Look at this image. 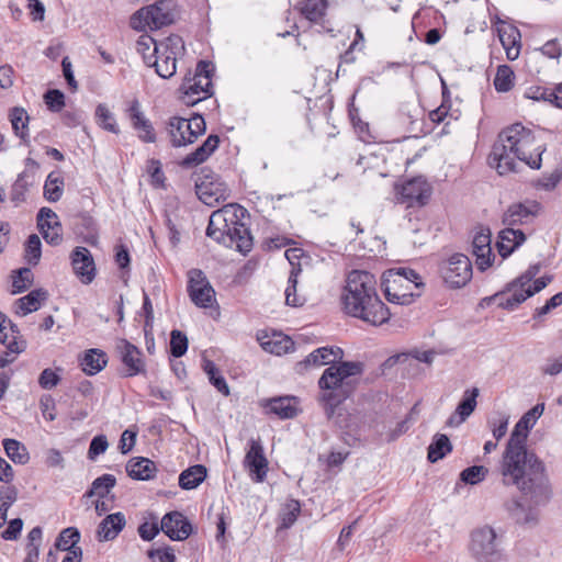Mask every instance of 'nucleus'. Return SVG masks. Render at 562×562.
I'll return each instance as SVG.
<instances>
[{
    "label": "nucleus",
    "mask_w": 562,
    "mask_h": 562,
    "mask_svg": "<svg viewBox=\"0 0 562 562\" xmlns=\"http://www.w3.org/2000/svg\"><path fill=\"white\" fill-rule=\"evenodd\" d=\"M495 472L505 486H516L535 505L551 497L546 467L524 441L508 439Z\"/></svg>",
    "instance_id": "nucleus-1"
},
{
    "label": "nucleus",
    "mask_w": 562,
    "mask_h": 562,
    "mask_svg": "<svg viewBox=\"0 0 562 562\" xmlns=\"http://www.w3.org/2000/svg\"><path fill=\"white\" fill-rule=\"evenodd\" d=\"M544 148L536 140L533 133L516 123L498 135L490 155V165L495 166L499 175L517 171L518 162L532 169H539Z\"/></svg>",
    "instance_id": "nucleus-2"
},
{
    "label": "nucleus",
    "mask_w": 562,
    "mask_h": 562,
    "mask_svg": "<svg viewBox=\"0 0 562 562\" xmlns=\"http://www.w3.org/2000/svg\"><path fill=\"white\" fill-rule=\"evenodd\" d=\"M341 299L345 312L366 323L379 326L390 318V311L378 294L376 280L368 271L349 272Z\"/></svg>",
    "instance_id": "nucleus-3"
},
{
    "label": "nucleus",
    "mask_w": 562,
    "mask_h": 562,
    "mask_svg": "<svg viewBox=\"0 0 562 562\" xmlns=\"http://www.w3.org/2000/svg\"><path fill=\"white\" fill-rule=\"evenodd\" d=\"M247 210L238 204H227L214 211L206 227V235L225 247L247 254L254 241L249 228L241 222Z\"/></svg>",
    "instance_id": "nucleus-4"
},
{
    "label": "nucleus",
    "mask_w": 562,
    "mask_h": 562,
    "mask_svg": "<svg viewBox=\"0 0 562 562\" xmlns=\"http://www.w3.org/2000/svg\"><path fill=\"white\" fill-rule=\"evenodd\" d=\"M362 372V363L356 361H340L324 370L318 380L322 391L319 402L328 419L333 418L336 408L352 394L357 378Z\"/></svg>",
    "instance_id": "nucleus-5"
},
{
    "label": "nucleus",
    "mask_w": 562,
    "mask_h": 562,
    "mask_svg": "<svg viewBox=\"0 0 562 562\" xmlns=\"http://www.w3.org/2000/svg\"><path fill=\"white\" fill-rule=\"evenodd\" d=\"M383 284L387 301L400 305L411 304L415 296H419L414 290L423 285L419 274L407 268L386 271Z\"/></svg>",
    "instance_id": "nucleus-6"
},
{
    "label": "nucleus",
    "mask_w": 562,
    "mask_h": 562,
    "mask_svg": "<svg viewBox=\"0 0 562 562\" xmlns=\"http://www.w3.org/2000/svg\"><path fill=\"white\" fill-rule=\"evenodd\" d=\"M212 71L213 65L201 60L198 63L194 74L189 72L184 77L180 86L181 100L184 104L194 105L212 94Z\"/></svg>",
    "instance_id": "nucleus-7"
},
{
    "label": "nucleus",
    "mask_w": 562,
    "mask_h": 562,
    "mask_svg": "<svg viewBox=\"0 0 562 562\" xmlns=\"http://www.w3.org/2000/svg\"><path fill=\"white\" fill-rule=\"evenodd\" d=\"M184 53V42L181 36L172 34L159 42L153 50L151 65L161 78H170L177 71L178 57Z\"/></svg>",
    "instance_id": "nucleus-8"
},
{
    "label": "nucleus",
    "mask_w": 562,
    "mask_h": 562,
    "mask_svg": "<svg viewBox=\"0 0 562 562\" xmlns=\"http://www.w3.org/2000/svg\"><path fill=\"white\" fill-rule=\"evenodd\" d=\"M470 552L477 562H499L504 553L495 530L490 526L476 528L471 533Z\"/></svg>",
    "instance_id": "nucleus-9"
},
{
    "label": "nucleus",
    "mask_w": 562,
    "mask_h": 562,
    "mask_svg": "<svg viewBox=\"0 0 562 562\" xmlns=\"http://www.w3.org/2000/svg\"><path fill=\"white\" fill-rule=\"evenodd\" d=\"M175 20L173 4L168 0H160L156 3L142 8L131 18V25L135 30H158L169 25Z\"/></svg>",
    "instance_id": "nucleus-10"
},
{
    "label": "nucleus",
    "mask_w": 562,
    "mask_h": 562,
    "mask_svg": "<svg viewBox=\"0 0 562 562\" xmlns=\"http://www.w3.org/2000/svg\"><path fill=\"white\" fill-rule=\"evenodd\" d=\"M204 133L205 121L199 114L193 115L191 119L173 116L168 123V134L173 147L193 144Z\"/></svg>",
    "instance_id": "nucleus-11"
},
{
    "label": "nucleus",
    "mask_w": 562,
    "mask_h": 562,
    "mask_svg": "<svg viewBox=\"0 0 562 562\" xmlns=\"http://www.w3.org/2000/svg\"><path fill=\"white\" fill-rule=\"evenodd\" d=\"M471 260L462 254L452 255L440 267L441 277L450 288L460 289L472 279Z\"/></svg>",
    "instance_id": "nucleus-12"
},
{
    "label": "nucleus",
    "mask_w": 562,
    "mask_h": 562,
    "mask_svg": "<svg viewBox=\"0 0 562 562\" xmlns=\"http://www.w3.org/2000/svg\"><path fill=\"white\" fill-rule=\"evenodd\" d=\"M188 292L191 301L199 307H211L215 302V291L204 272L200 269H191L188 272Z\"/></svg>",
    "instance_id": "nucleus-13"
},
{
    "label": "nucleus",
    "mask_w": 562,
    "mask_h": 562,
    "mask_svg": "<svg viewBox=\"0 0 562 562\" xmlns=\"http://www.w3.org/2000/svg\"><path fill=\"white\" fill-rule=\"evenodd\" d=\"M268 460L259 438H251L248 441V449L244 459V467L248 470L252 481L261 483L268 473Z\"/></svg>",
    "instance_id": "nucleus-14"
},
{
    "label": "nucleus",
    "mask_w": 562,
    "mask_h": 562,
    "mask_svg": "<svg viewBox=\"0 0 562 562\" xmlns=\"http://www.w3.org/2000/svg\"><path fill=\"white\" fill-rule=\"evenodd\" d=\"M430 187L427 181L422 178H413L396 187L397 199L407 206L424 205L430 195Z\"/></svg>",
    "instance_id": "nucleus-15"
},
{
    "label": "nucleus",
    "mask_w": 562,
    "mask_h": 562,
    "mask_svg": "<svg viewBox=\"0 0 562 562\" xmlns=\"http://www.w3.org/2000/svg\"><path fill=\"white\" fill-rule=\"evenodd\" d=\"M541 204L535 200L514 203L507 207L503 215V224L508 227L531 223L540 213Z\"/></svg>",
    "instance_id": "nucleus-16"
},
{
    "label": "nucleus",
    "mask_w": 562,
    "mask_h": 562,
    "mask_svg": "<svg viewBox=\"0 0 562 562\" xmlns=\"http://www.w3.org/2000/svg\"><path fill=\"white\" fill-rule=\"evenodd\" d=\"M551 277H541L536 279L532 284L528 283L526 286L515 289L510 294L499 293L497 294L499 300L498 304L505 310L513 311L528 297L543 290L551 282Z\"/></svg>",
    "instance_id": "nucleus-17"
},
{
    "label": "nucleus",
    "mask_w": 562,
    "mask_h": 562,
    "mask_svg": "<svg viewBox=\"0 0 562 562\" xmlns=\"http://www.w3.org/2000/svg\"><path fill=\"white\" fill-rule=\"evenodd\" d=\"M116 350L121 361L125 367V375L134 376L145 371V363L142 358V351L126 339L117 341Z\"/></svg>",
    "instance_id": "nucleus-18"
},
{
    "label": "nucleus",
    "mask_w": 562,
    "mask_h": 562,
    "mask_svg": "<svg viewBox=\"0 0 562 562\" xmlns=\"http://www.w3.org/2000/svg\"><path fill=\"white\" fill-rule=\"evenodd\" d=\"M160 529L173 541L186 540L192 532L191 524L179 512L166 514L161 519Z\"/></svg>",
    "instance_id": "nucleus-19"
},
{
    "label": "nucleus",
    "mask_w": 562,
    "mask_h": 562,
    "mask_svg": "<svg viewBox=\"0 0 562 562\" xmlns=\"http://www.w3.org/2000/svg\"><path fill=\"white\" fill-rule=\"evenodd\" d=\"M126 112L133 128L137 132L138 138L145 143H155L156 133L154 126L142 111L139 101L133 100Z\"/></svg>",
    "instance_id": "nucleus-20"
},
{
    "label": "nucleus",
    "mask_w": 562,
    "mask_h": 562,
    "mask_svg": "<svg viewBox=\"0 0 562 562\" xmlns=\"http://www.w3.org/2000/svg\"><path fill=\"white\" fill-rule=\"evenodd\" d=\"M71 265L75 274L85 284H89L95 277V266L91 252L86 247H76L71 252Z\"/></svg>",
    "instance_id": "nucleus-21"
},
{
    "label": "nucleus",
    "mask_w": 562,
    "mask_h": 562,
    "mask_svg": "<svg viewBox=\"0 0 562 562\" xmlns=\"http://www.w3.org/2000/svg\"><path fill=\"white\" fill-rule=\"evenodd\" d=\"M196 194L199 199L206 205H214L227 198V188L224 183L209 180H199L195 182Z\"/></svg>",
    "instance_id": "nucleus-22"
},
{
    "label": "nucleus",
    "mask_w": 562,
    "mask_h": 562,
    "mask_svg": "<svg viewBox=\"0 0 562 562\" xmlns=\"http://www.w3.org/2000/svg\"><path fill=\"white\" fill-rule=\"evenodd\" d=\"M260 346L267 352L276 356L289 353L294 350V342L290 337L281 333L259 334L257 337Z\"/></svg>",
    "instance_id": "nucleus-23"
},
{
    "label": "nucleus",
    "mask_w": 562,
    "mask_h": 562,
    "mask_svg": "<svg viewBox=\"0 0 562 562\" xmlns=\"http://www.w3.org/2000/svg\"><path fill=\"white\" fill-rule=\"evenodd\" d=\"M480 394L477 387L467 390L461 402L458 404L456 412L448 418L447 425L458 427L467 420L476 407V398Z\"/></svg>",
    "instance_id": "nucleus-24"
},
{
    "label": "nucleus",
    "mask_w": 562,
    "mask_h": 562,
    "mask_svg": "<svg viewBox=\"0 0 562 562\" xmlns=\"http://www.w3.org/2000/svg\"><path fill=\"white\" fill-rule=\"evenodd\" d=\"M344 357V351L339 347H321L311 352L303 361L299 363L300 367H321L325 364H334Z\"/></svg>",
    "instance_id": "nucleus-25"
},
{
    "label": "nucleus",
    "mask_w": 562,
    "mask_h": 562,
    "mask_svg": "<svg viewBox=\"0 0 562 562\" xmlns=\"http://www.w3.org/2000/svg\"><path fill=\"white\" fill-rule=\"evenodd\" d=\"M526 240V236L520 229L506 226L498 234L496 243L499 255L507 258Z\"/></svg>",
    "instance_id": "nucleus-26"
},
{
    "label": "nucleus",
    "mask_w": 562,
    "mask_h": 562,
    "mask_svg": "<svg viewBox=\"0 0 562 562\" xmlns=\"http://www.w3.org/2000/svg\"><path fill=\"white\" fill-rule=\"evenodd\" d=\"M268 413L282 419L293 418L299 413V402L294 396H280L270 398L265 403Z\"/></svg>",
    "instance_id": "nucleus-27"
},
{
    "label": "nucleus",
    "mask_w": 562,
    "mask_h": 562,
    "mask_svg": "<svg viewBox=\"0 0 562 562\" xmlns=\"http://www.w3.org/2000/svg\"><path fill=\"white\" fill-rule=\"evenodd\" d=\"M544 404H537L529 409L515 425L510 439L527 442L528 432L535 426L537 419L543 414Z\"/></svg>",
    "instance_id": "nucleus-28"
},
{
    "label": "nucleus",
    "mask_w": 562,
    "mask_h": 562,
    "mask_svg": "<svg viewBox=\"0 0 562 562\" xmlns=\"http://www.w3.org/2000/svg\"><path fill=\"white\" fill-rule=\"evenodd\" d=\"M126 524L122 513L108 515L99 525L97 537L99 541H110L117 537Z\"/></svg>",
    "instance_id": "nucleus-29"
},
{
    "label": "nucleus",
    "mask_w": 562,
    "mask_h": 562,
    "mask_svg": "<svg viewBox=\"0 0 562 562\" xmlns=\"http://www.w3.org/2000/svg\"><path fill=\"white\" fill-rule=\"evenodd\" d=\"M499 41L506 50V56L509 60L518 58L520 53V33L517 27L512 25L502 26L498 29Z\"/></svg>",
    "instance_id": "nucleus-30"
},
{
    "label": "nucleus",
    "mask_w": 562,
    "mask_h": 562,
    "mask_svg": "<svg viewBox=\"0 0 562 562\" xmlns=\"http://www.w3.org/2000/svg\"><path fill=\"white\" fill-rule=\"evenodd\" d=\"M47 296V291L43 289L31 291L25 296H22L15 301V313L20 316H25L32 312L37 311L41 307V303L45 301Z\"/></svg>",
    "instance_id": "nucleus-31"
},
{
    "label": "nucleus",
    "mask_w": 562,
    "mask_h": 562,
    "mask_svg": "<svg viewBox=\"0 0 562 562\" xmlns=\"http://www.w3.org/2000/svg\"><path fill=\"white\" fill-rule=\"evenodd\" d=\"M108 363L106 353L100 349L93 348L87 350L80 358V367L88 375L99 373Z\"/></svg>",
    "instance_id": "nucleus-32"
},
{
    "label": "nucleus",
    "mask_w": 562,
    "mask_h": 562,
    "mask_svg": "<svg viewBox=\"0 0 562 562\" xmlns=\"http://www.w3.org/2000/svg\"><path fill=\"white\" fill-rule=\"evenodd\" d=\"M155 463L143 457L133 458L126 464V472L132 479L146 481L154 477L156 472Z\"/></svg>",
    "instance_id": "nucleus-33"
},
{
    "label": "nucleus",
    "mask_w": 562,
    "mask_h": 562,
    "mask_svg": "<svg viewBox=\"0 0 562 562\" xmlns=\"http://www.w3.org/2000/svg\"><path fill=\"white\" fill-rule=\"evenodd\" d=\"M220 137L210 135L204 143L183 159L184 166H196L204 162L218 147Z\"/></svg>",
    "instance_id": "nucleus-34"
},
{
    "label": "nucleus",
    "mask_w": 562,
    "mask_h": 562,
    "mask_svg": "<svg viewBox=\"0 0 562 562\" xmlns=\"http://www.w3.org/2000/svg\"><path fill=\"white\" fill-rule=\"evenodd\" d=\"M206 468L202 464H195L184 470L179 475V485L183 490H193L198 487L206 477Z\"/></svg>",
    "instance_id": "nucleus-35"
},
{
    "label": "nucleus",
    "mask_w": 562,
    "mask_h": 562,
    "mask_svg": "<svg viewBox=\"0 0 562 562\" xmlns=\"http://www.w3.org/2000/svg\"><path fill=\"white\" fill-rule=\"evenodd\" d=\"M506 509L518 524H530L537 520V512L530 507L526 508L518 498L507 502Z\"/></svg>",
    "instance_id": "nucleus-36"
},
{
    "label": "nucleus",
    "mask_w": 562,
    "mask_h": 562,
    "mask_svg": "<svg viewBox=\"0 0 562 562\" xmlns=\"http://www.w3.org/2000/svg\"><path fill=\"white\" fill-rule=\"evenodd\" d=\"M4 451L8 458L16 464H26L30 460V454L26 447L11 438H7L2 441Z\"/></svg>",
    "instance_id": "nucleus-37"
},
{
    "label": "nucleus",
    "mask_w": 562,
    "mask_h": 562,
    "mask_svg": "<svg viewBox=\"0 0 562 562\" xmlns=\"http://www.w3.org/2000/svg\"><path fill=\"white\" fill-rule=\"evenodd\" d=\"M64 192V178L59 172L53 171L47 176L44 184V196L49 202L60 200Z\"/></svg>",
    "instance_id": "nucleus-38"
},
{
    "label": "nucleus",
    "mask_w": 562,
    "mask_h": 562,
    "mask_svg": "<svg viewBox=\"0 0 562 562\" xmlns=\"http://www.w3.org/2000/svg\"><path fill=\"white\" fill-rule=\"evenodd\" d=\"M327 0H304L301 13L311 22H319L327 10Z\"/></svg>",
    "instance_id": "nucleus-39"
},
{
    "label": "nucleus",
    "mask_w": 562,
    "mask_h": 562,
    "mask_svg": "<svg viewBox=\"0 0 562 562\" xmlns=\"http://www.w3.org/2000/svg\"><path fill=\"white\" fill-rule=\"evenodd\" d=\"M452 450L451 442L446 435H436L434 441L428 447V460L437 462Z\"/></svg>",
    "instance_id": "nucleus-40"
},
{
    "label": "nucleus",
    "mask_w": 562,
    "mask_h": 562,
    "mask_svg": "<svg viewBox=\"0 0 562 562\" xmlns=\"http://www.w3.org/2000/svg\"><path fill=\"white\" fill-rule=\"evenodd\" d=\"M301 272V268L293 267L288 280V286L284 291L285 303L289 306H302L305 302L303 296L297 295L296 286H297V276Z\"/></svg>",
    "instance_id": "nucleus-41"
},
{
    "label": "nucleus",
    "mask_w": 562,
    "mask_h": 562,
    "mask_svg": "<svg viewBox=\"0 0 562 562\" xmlns=\"http://www.w3.org/2000/svg\"><path fill=\"white\" fill-rule=\"evenodd\" d=\"M80 540V532L76 527H68L65 528L56 539V548L63 551H71L75 549H81L80 547H77L76 544Z\"/></svg>",
    "instance_id": "nucleus-42"
},
{
    "label": "nucleus",
    "mask_w": 562,
    "mask_h": 562,
    "mask_svg": "<svg viewBox=\"0 0 562 562\" xmlns=\"http://www.w3.org/2000/svg\"><path fill=\"white\" fill-rule=\"evenodd\" d=\"M115 483L116 480L112 474H103L92 482L91 488L86 493V496L103 498L114 487Z\"/></svg>",
    "instance_id": "nucleus-43"
},
{
    "label": "nucleus",
    "mask_w": 562,
    "mask_h": 562,
    "mask_svg": "<svg viewBox=\"0 0 562 562\" xmlns=\"http://www.w3.org/2000/svg\"><path fill=\"white\" fill-rule=\"evenodd\" d=\"M95 119L99 126L103 130L111 132L113 134L120 133V128L116 124L115 116L105 104H99L97 106Z\"/></svg>",
    "instance_id": "nucleus-44"
},
{
    "label": "nucleus",
    "mask_w": 562,
    "mask_h": 562,
    "mask_svg": "<svg viewBox=\"0 0 562 562\" xmlns=\"http://www.w3.org/2000/svg\"><path fill=\"white\" fill-rule=\"evenodd\" d=\"M3 345L7 347V351L0 355V369L5 368L15 360V357L12 355H19L25 350L26 341L14 336L13 339Z\"/></svg>",
    "instance_id": "nucleus-45"
},
{
    "label": "nucleus",
    "mask_w": 562,
    "mask_h": 562,
    "mask_svg": "<svg viewBox=\"0 0 562 562\" xmlns=\"http://www.w3.org/2000/svg\"><path fill=\"white\" fill-rule=\"evenodd\" d=\"M10 121L12 128L16 136L25 140L27 137V122L29 115L22 108H14L10 113Z\"/></svg>",
    "instance_id": "nucleus-46"
},
{
    "label": "nucleus",
    "mask_w": 562,
    "mask_h": 562,
    "mask_svg": "<svg viewBox=\"0 0 562 562\" xmlns=\"http://www.w3.org/2000/svg\"><path fill=\"white\" fill-rule=\"evenodd\" d=\"M203 369L207 374L210 382L214 385V387L223 395L227 396L229 394V387L224 376L220 374L215 363L211 360H204Z\"/></svg>",
    "instance_id": "nucleus-47"
},
{
    "label": "nucleus",
    "mask_w": 562,
    "mask_h": 562,
    "mask_svg": "<svg viewBox=\"0 0 562 562\" xmlns=\"http://www.w3.org/2000/svg\"><path fill=\"white\" fill-rule=\"evenodd\" d=\"M16 499L18 490L14 486H7L0 490V528L5 524L8 510Z\"/></svg>",
    "instance_id": "nucleus-48"
},
{
    "label": "nucleus",
    "mask_w": 562,
    "mask_h": 562,
    "mask_svg": "<svg viewBox=\"0 0 562 562\" xmlns=\"http://www.w3.org/2000/svg\"><path fill=\"white\" fill-rule=\"evenodd\" d=\"M514 71L507 65H502L497 68L496 76L494 78V87L498 92H507L514 86Z\"/></svg>",
    "instance_id": "nucleus-49"
},
{
    "label": "nucleus",
    "mask_w": 562,
    "mask_h": 562,
    "mask_svg": "<svg viewBox=\"0 0 562 562\" xmlns=\"http://www.w3.org/2000/svg\"><path fill=\"white\" fill-rule=\"evenodd\" d=\"M435 352L434 351H415L414 353H402L397 355L394 358L395 362L403 363V364H418L419 362H424L427 364H431L434 360ZM393 358H390L389 361H392Z\"/></svg>",
    "instance_id": "nucleus-50"
},
{
    "label": "nucleus",
    "mask_w": 562,
    "mask_h": 562,
    "mask_svg": "<svg viewBox=\"0 0 562 562\" xmlns=\"http://www.w3.org/2000/svg\"><path fill=\"white\" fill-rule=\"evenodd\" d=\"M301 512V505L295 499H290L286 502L284 507L282 508L280 513V519H281V528H290L297 519V516Z\"/></svg>",
    "instance_id": "nucleus-51"
},
{
    "label": "nucleus",
    "mask_w": 562,
    "mask_h": 562,
    "mask_svg": "<svg viewBox=\"0 0 562 562\" xmlns=\"http://www.w3.org/2000/svg\"><path fill=\"white\" fill-rule=\"evenodd\" d=\"M490 470L484 465H472L460 473V480L465 484L475 485L485 480Z\"/></svg>",
    "instance_id": "nucleus-52"
},
{
    "label": "nucleus",
    "mask_w": 562,
    "mask_h": 562,
    "mask_svg": "<svg viewBox=\"0 0 562 562\" xmlns=\"http://www.w3.org/2000/svg\"><path fill=\"white\" fill-rule=\"evenodd\" d=\"M159 45L151 36L145 34L140 35L136 42V50L138 54L143 56L144 61L149 66L151 65V60L155 55H153V50L155 46Z\"/></svg>",
    "instance_id": "nucleus-53"
},
{
    "label": "nucleus",
    "mask_w": 562,
    "mask_h": 562,
    "mask_svg": "<svg viewBox=\"0 0 562 562\" xmlns=\"http://www.w3.org/2000/svg\"><path fill=\"white\" fill-rule=\"evenodd\" d=\"M188 350V338L187 336L178 330L173 329L170 335V352L173 357L180 358Z\"/></svg>",
    "instance_id": "nucleus-54"
},
{
    "label": "nucleus",
    "mask_w": 562,
    "mask_h": 562,
    "mask_svg": "<svg viewBox=\"0 0 562 562\" xmlns=\"http://www.w3.org/2000/svg\"><path fill=\"white\" fill-rule=\"evenodd\" d=\"M41 239L36 234L29 236L25 245V259L30 265H37L41 259Z\"/></svg>",
    "instance_id": "nucleus-55"
},
{
    "label": "nucleus",
    "mask_w": 562,
    "mask_h": 562,
    "mask_svg": "<svg viewBox=\"0 0 562 562\" xmlns=\"http://www.w3.org/2000/svg\"><path fill=\"white\" fill-rule=\"evenodd\" d=\"M33 282V273L29 268H21L13 278V293H21L26 290Z\"/></svg>",
    "instance_id": "nucleus-56"
},
{
    "label": "nucleus",
    "mask_w": 562,
    "mask_h": 562,
    "mask_svg": "<svg viewBox=\"0 0 562 562\" xmlns=\"http://www.w3.org/2000/svg\"><path fill=\"white\" fill-rule=\"evenodd\" d=\"M40 165L32 158H26L24 170L18 176V180L32 187L36 182Z\"/></svg>",
    "instance_id": "nucleus-57"
},
{
    "label": "nucleus",
    "mask_w": 562,
    "mask_h": 562,
    "mask_svg": "<svg viewBox=\"0 0 562 562\" xmlns=\"http://www.w3.org/2000/svg\"><path fill=\"white\" fill-rule=\"evenodd\" d=\"M538 272L539 266H530L526 272H524L520 277H518L516 280L508 284L507 290L504 293L510 294L512 292H514L515 289L528 285V283H531L533 278L538 274Z\"/></svg>",
    "instance_id": "nucleus-58"
},
{
    "label": "nucleus",
    "mask_w": 562,
    "mask_h": 562,
    "mask_svg": "<svg viewBox=\"0 0 562 562\" xmlns=\"http://www.w3.org/2000/svg\"><path fill=\"white\" fill-rule=\"evenodd\" d=\"M58 221L57 214L49 207H42L37 214V226L40 231L55 228Z\"/></svg>",
    "instance_id": "nucleus-59"
},
{
    "label": "nucleus",
    "mask_w": 562,
    "mask_h": 562,
    "mask_svg": "<svg viewBox=\"0 0 562 562\" xmlns=\"http://www.w3.org/2000/svg\"><path fill=\"white\" fill-rule=\"evenodd\" d=\"M562 179V170L555 169L554 171L543 175L538 179L536 187L544 191L553 190Z\"/></svg>",
    "instance_id": "nucleus-60"
},
{
    "label": "nucleus",
    "mask_w": 562,
    "mask_h": 562,
    "mask_svg": "<svg viewBox=\"0 0 562 562\" xmlns=\"http://www.w3.org/2000/svg\"><path fill=\"white\" fill-rule=\"evenodd\" d=\"M475 256V263L481 271L486 270L492 265V247H472Z\"/></svg>",
    "instance_id": "nucleus-61"
},
{
    "label": "nucleus",
    "mask_w": 562,
    "mask_h": 562,
    "mask_svg": "<svg viewBox=\"0 0 562 562\" xmlns=\"http://www.w3.org/2000/svg\"><path fill=\"white\" fill-rule=\"evenodd\" d=\"M45 103L47 104L48 109L54 112H58L63 109L65 105V95L61 91L53 89L48 90L45 95Z\"/></svg>",
    "instance_id": "nucleus-62"
},
{
    "label": "nucleus",
    "mask_w": 562,
    "mask_h": 562,
    "mask_svg": "<svg viewBox=\"0 0 562 562\" xmlns=\"http://www.w3.org/2000/svg\"><path fill=\"white\" fill-rule=\"evenodd\" d=\"M526 97L536 101H548L552 104H554V99H558L555 95L554 90H548L547 88L542 87H531L526 92Z\"/></svg>",
    "instance_id": "nucleus-63"
},
{
    "label": "nucleus",
    "mask_w": 562,
    "mask_h": 562,
    "mask_svg": "<svg viewBox=\"0 0 562 562\" xmlns=\"http://www.w3.org/2000/svg\"><path fill=\"white\" fill-rule=\"evenodd\" d=\"M147 554L153 562H176V555L171 547L151 549Z\"/></svg>",
    "instance_id": "nucleus-64"
}]
</instances>
